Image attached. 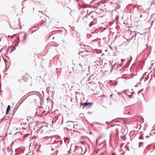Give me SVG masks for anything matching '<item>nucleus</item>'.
Segmentation results:
<instances>
[{
    "label": "nucleus",
    "mask_w": 155,
    "mask_h": 155,
    "mask_svg": "<svg viewBox=\"0 0 155 155\" xmlns=\"http://www.w3.org/2000/svg\"><path fill=\"white\" fill-rule=\"evenodd\" d=\"M10 106L9 105H8V106L7 107L6 109V114H7L8 113V112L10 110Z\"/></svg>",
    "instance_id": "9d476101"
},
{
    "label": "nucleus",
    "mask_w": 155,
    "mask_h": 155,
    "mask_svg": "<svg viewBox=\"0 0 155 155\" xmlns=\"http://www.w3.org/2000/svg\"><path fill=\"white\" fill-rule=\"evenodd\" d=\"M114 129V128L113 127H111V128H110V130H111V132L112 133V131L113 130V129Z\"/></svg>",
    "instance_id": "dca6fc26"
},
{
    "label": "nucleus",
    "mask_w": 155,
    "mask_h": 155,
    "mask_svg": "<svg viewBox=\"0 0 155 155\" xmlns=\"http://www.w3.org/2000/svg\"><path fill=\"white\" fill-rule=\"evenodd\" d=\"M124 60H124V59H122L121 60V61H122V62H123V61H124Z\"/></svg>",
    "instance_id": "f3484780"
},
{
    "label": "nucleus",
    "mask_w": 155,
    "mask_h": 155,
    "mask_svg": "<svg viewBox=\"0 0 155 155\" xmlns=\"http://www.w3.org/2000/svg\"><path fill=\"white\" fill-rule=\"evenodd\" d=\"M114 126L115 127L116 132H118V129L120 128V126L117 125H115Z\"/></svg>",
    "instance_id": "6e6552de"
},
{
    "label": "nucleus",
    "mask_w": 155,
    "mask_h": 155,
    "mask_svg": "<svg viewBox=\"0 0 155 155\" xmlns=\"http://www.w3.org/2000/svg\"><path fill=\"white\" fill-rule=\"evenodd\" d=\"M151 6H154L155 5V0H154L152 2L151 4Z\"/></svg>",
    "instance_id": "f8f14e48"
},
{
    "label": "nucleus",
    "mask_w": 155,
    "mask_h": 155,
    "mask_svg": "<svg viewBox=\"0 0 155 155\" xmlns=\"http://www.w3.org/2000/svg\"><path fill=\"white\" fill-rule=\"evenodd\" d=\"M27 37V35L25 33L24 37H23V40L25 41L26 39V38Z\"/></svg>",
    "instance_id": "ddd939ff"
},
{
    "label": "nucleus",
    "mask_w": 155,
    "mask_h": 155,
    "mask_svg": "<svg viewBox=\"0 0 155 155\" xmlns=\"http://www.w3.org/2000/svg\"><path fill=\"white\" fill-rule=\"evenodd\" d=\"M88 51L86 50H84L83 51L80 52L79 53V54L82 57H84L87 55V53Z\"/></svg>",
    "instance_id": "39448f33"
},
{
    "label": "nucleus",
    "mask_w": 155,
    "mask_h": 155,
    "mask_svg": "<svg viewBox=\"0 0 155 155\" xmlns=\"http://www.w3.org/2000/svg\"><path fill=\"white\" fill-rule=\"evenodd\" d=\"M38 98L36 95H33L30 97L28 98L29 102L31 103L35 104L36 103V100Z\"/></svg>",
    "instance_id": "7ed1b4c3"
},
{
    "label": "nucleus",
    "mask_w": 155,
    "mask_h": 155,
    "mask_svg": "<svg viewBox=\"0 0 155 155\" xmlns=\"http://www.w3.org/2000/svg\"><path fill=\"white\" fill-rule=\"evenodd\" d=\"M65 142H66V141L68 142H68L69 139L68 138H66V139L65 138Z\"/></svg>",
    "instance_id": "4468645a"
},
{
    "label": "nucleus",
    "mask_w": 155,
    "mask_h": 155,
    "mask_svg": "<svg viewBox=\"0 0 155 155\" xmlns=\"http://www.w3.org/2000/svg\"><path fill=\"white\" fill-rule=\"evenodd\" d=\"M50 131V129L48 126H44L40 128L39 132L44 137H48Z\"/></svg>",
    "instance_id": "f257e3e1"
},
{
    "label": "nucleus",
    "mask_w": 155,
    "mask_h": 155,
    "mask_svg": "<svg viewBox=\"0 0 155 155\" xmlns=\"http://www.w3.org/2000/svg\"><path fill=\"white\" fill-rule=\"evenodd\" d=\"M18 81L19 82H20V81H21V80L19 79Z\"/></svg>",
    "instance_id": "a211bd4d"
},
{
    "label": "nucleus",
    "mask_w": 155,
    "mask_h": 155,
    "mask_svg": "<svg viewBox=\"0 0 155 155\" xmlns=\"http://www.w3.org/2000/svg\"><path fill=\"white\" fill-rule=\"evenodd\" d=\"M1 38H0V41H1Z\"/></svg>",
    "instance_id": "393cba45"
},
{
    "label": "nucleus",
    "mask_w": 155,
    "mask_h": 155,
    "mask_svg": "<svg viewBox=\"0 0 155 155\" xmlns=\"http://www.w3.org/2000/svg\"><path fill=\"white\" fill-rule=\"evenodd\" d=\"M90 134H92V132H90Z\"/></svg>",
    "instance_id": "412c9836"
},
{
    "label": "nucleus",
    "mask_w": 155,
    "mask_h": 155,
    "mask_svg": "<svg viewBox=\"0 0 155 155\" xmlns=\"http://www.w3.org/2000/svg\"><path fill=\"white\" fill-rule=\"evenodd\" d=\"M154 29H155V26H154Z\"/></svg>",
    "instance_id": "5701e85b"
},
{
    "label": "nucleus",
    "mask_w": 155,
    "mask_h": 155,
    "mask_svg": "<svg viewBox=\"0 0 155 155\" xmlns=\"http://www.w3.org/2000/svg\"><path fill=\"white\" fill-rule=\"evenodd\" d=\"M23 78L24 80L27 81V80H28L30 77L28 74H25L23 76Z\"/></svg>",
    "instance_id": "423d86ee"
},
{
    "label": "nucleus",
    "mask_w": 155,
    "mask_h": 155,
    "mask_svg": "<svg viewBox=\"0 0 155 155\" xmlns=\"http://www.w3.org/2000/svg\"><path fill=\"white\" fill-rule=\"evenodd\" d=\"M136 35V33L134 31H130L127 35V38H128V40H130L132 39H135V37Z\"/></svg>",
    "instance_id": "f03ea898"
},
{
    "label": "nucleus",
    "mask_w": 155,
    "mask_h": 155,
    "mask_svg": "<svg viewBox=\"0 0 155 155\" xmlns=\"http://www.w3.org/2000/svg\"><path fill=\"white\" fill-rule=\"evenodd\" d=\"M92 104V103H81L80 105L84 106H86L89 105H91Z\"/></svg>",
    "instance_id": "0eeeda50"
},
{
    "label": "nucleus",
    "mask_w": 155,
    "mask_h": 155,
    "mask_svg": "<svg viewBox=\"0 0 155 155\" xmlns=\"http://www.w3.org/2000/svg\"><path fill=\"white\" fill-rule=\"evenodd\" d=\"M142 17V15H140V17L141 18Z\"/></svg>",
    "instance_id": "4be33fe9"
},
{
    "label": "nucleus",
    "mask_w": 155,
    "mask_h": 155,
    "mask_svg": "<svg viewBox=\"0 0 155 155\" xmlns=\"http://www.w3.org/2000/svg\"><path fill=\"white\" fill-rule=\"evenodd\" d=\"M1 86L0 85V88H1Z\"/></svg>",
    "instance_id": "a878e982"
},
{
    "label": "nucleus",
    "mask_w": 155,
    "mask_h": 155,
    "mask_svg": "<svg viewBox=\"0 0 155 155\" xmlns=\"http://www.w3.org/2000/svg\"><path fill=\"white\" fill-rule=\"evenodd\" d=\"M95 0H93L92 2H94Z\"/></svg>",
    "instance_id": "aec40b11"
},
{
    "label": "nucleus",
    "mask_w": 155,
    "mask_h": 155,
    "mask_svg": "<svg viewBox=\"0 0 155 155\" xmlns=\"http://www.w3.org/2000/svg\"><path fill=\"white\" fill-rule=\"evenodd\" d=\"M79 143L83 145H85L86 144V143L85 141H79L78 143Z\"/></svg>",
    "instance_id": "9b49d317"
},
{
    "label": "nucleus",
    "mask_w": 155,
    "mask_h": 155,
    "mask_svg": "<svg viewBox=\"0 0 155 155\" xmlns=\"http://www.w3.org/2000/svg\"><path fill=\"white\" fill-rule=\"evenodd\" d=\"M15 50V48L13 47L11 50L10 52H12L13 51Z\"/></svg>",
    "instance_id": "2eb2a0df"
},
{
    "label": "nucleus",
    "mask_w": 155,
    "mask_h": 155,
    "mask_svg": "<svg viewBox=\"0 0 155 155\" xmlns=\"http://www.w3.org/2000/svg\"><path fill=\"white\" fill-rule=\"evenodd\" d=\"M140 47L141 48L143 49L144 50H146L147 48V44H144L143 45H141Z\"/></svg>",
    "instance_id": "1a4fd4ad"
},
{
    "label": "nucleus",
    "mask_w": 155,
    "mask_h": 155,
    "mask_svg": "<svg viewBox=\"0 0 155 155\" xmlns=\"http://www.w3.org/2000/svg\"><path fill=\"white\" fill-rule=\"evenodd\" d=\"M91 24H90L89 25V26H91Z\"/></svg>",
    "instance_id": "b1692460"
},
{
    "label": "nucleus",
    "mask_w": 155,
    "mask_h": 155,
    "mask_svg": "<svg viewBox=\"0 0 155 155\" xmlns=\"http://www.w3.org/2000/svg\"><path fill=\"white\" fill-rule=\"evenodd\" d=\"M74 127L77 130H81V132H80V133L81 132H83V133L84 132H85V133H87V132H85V130L83 128H80V127L78 126L77 124H74Z\"/></svg>",
    "instance_id": "20e7f679"
},
{
    "label": "nucleus",
    "mask_w": 155,
    "mask_h": 155,
    "mask_svg": "<svg viewBox=\"0 0 155 155\" xmlns=\"http://www.w3.org/2000/svg\"><path fill=\"white\" fill-rule=\"evenodd\" d=\"M106 123H108V122H106Z\"/></svg>",
    "instance_id": "bb28decb"
},
{
    "label": "nucleus",
    "mask_w": 155,
    "mask_h": 155,
    "mask_svg": "<svg viewBox=\"0 0 155 155\" xmlns=\"http://www.w3.org/2000/svg\"><path fill=\"white\" fill-rule=\"evenodd\" d=\"M104 143H101V144H104Z\"/></svg>",
    "instance_id": "6ab92c4d"
}]
</instances>
